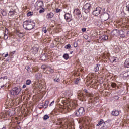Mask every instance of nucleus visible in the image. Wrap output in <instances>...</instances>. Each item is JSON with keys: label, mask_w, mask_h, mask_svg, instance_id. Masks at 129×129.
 <instances>
[{"label": "nucleus", "mask_w": 129, "mask_h": 129, "mask_svg": "<svg viewBox=\"0 0 129 129\" xmlns=\"http://www.w3.org/2000/svg\"><path fill=\"white\" fill-rule=\"evenodd\" d=\"M83 91L85 92V94H84L81 91H78L77 93L78 98H79L80 100H82V101H84V100L86 99L87 96H88V97H91L92 96H93L92 94L89 93L86 89H84Z\"/></svg>", "instance_id": "f257e3e1"}, {"label": "nucleus", "mask_w": 129, "mask_h": 129, "mask_svg": "<svg viewBox=\"0 0 129 129\" xmlns=\"http://www.w3.org/2000/svg\"><path fill=\"white\" fill-rule=\"evenodd\" d=\"M23 27L25 30L30 31L35 28V23L30 20H26L23 23Z\"/></svg>", "instance_id": "f03ea898"}, {"label": "nucleus", "mask_w": 129, "mask_h": 129, "mask_svg": "<svg viewBox=\"0 0 129 129\" xmlns=\"http://www.w3.org/2000/svg\"><path fill=\"white\" fill-rule=\"evenodd\" d=\"M76 107H77V104L76 103V101H74L70 103L69 106H64L63 109L67 110V111H70L71 109H75Z\"/></svg>", "instance_id": "7ed1b4c3"}, {"label": "nucleus", "mask_w": 129, "mask_h": 129, "mask_svg": "<svg viewBox=\"0 0 129 129\" xmlns=\"http://www.w3.org/2000/svg\"><path fill=\"white\" fill-rule=\"evenodd\" d=\"M15 114V111L14 110H9L6 113H2L0 116L4 118L6 117H9V116H13Z\"/></svg>", "instance_id": "20e7f679"}, {"label": "nucleus", "mask_w": 129, "mask_h": 129, "mask_svg": "<svg viewBox=\"0 0 129 129\" xmlns=\"http://www.w3.org/2000/svg\"><path fill=\"white\" fill-rule=\"evenodd\" d=\"M85 114V110L83 107L80 108L75 113V115L78 117H80V116H82V115H84Z\"/></svg>", "instance_id": "39448f33"}, {"label": "nucleus", "mask_w": 129, "mask_h": 129, "mask_svg": "<svg viewBox=\"0 0 129 129\" xmlns=\"http://www.w3.org/2000/svg\"><path fill=\"white\" fill-rule=\"evenodd\" d=\"M21 92V88L18 87H15L12 89L10 91L12 95H18Z\"/></svg>", "instance_id": "423d86ee"}, {"label": "nucleus", "mask_w": 129, "mask_h": 129, "mask_svg": "<svg viewBox=\"0 0 129 129\" xmlns=\"http://www.w3.org/2000/svg\"><path fill=\"white\" fill-rule=\"evenodd\" d=\"M43 5V1H38L35 4V8L36 10H40V9H42Z\"/></svg>", "instance_id": "0eeeda50"}, {"label": "nucleus", "mask_w": 129, "mask_h": 129, "mask_svg": "<svg viewBox=\"0 0 129 129\" xmlns=\"http://www.w3.org/2000/svg\"><path fill=\"white\" fill-rule=\"evenodd\" d=\"M100 12H101V8L99 7H97L93 12V15L94 16H98L100 14Z\"/></svg>", "instance_id": "6e6552de"}, {"label": "nucleus", "mask_w": 129, "mask_h": 129, "mask_svg": "<svg viewBox=\"0 0 129 129\" xmlns=\"http://www.w3.org/2000/svg\"><path fill=\"white\" fill-rule=\"evenodd\" d=\"M110 125H111V124H110V122L109 121H107L104 122L103 126H101V128H103V129H106V128H108V127H110Z\"/></svg>", "instance_id": "1a4fd4ad"}, {"label": "nucleus", "mask_w": 129, "mask_h": 129, "mask_svg": "<svg viewBox=\"0 0 129 129\" xmlns=\"http://www.w3.org/2000/svg\"><path fill=\"white\" fill-rule=\"evenodd\" d=\"M38 50H39V48H38V45H36L34 46L31 49V52L32 54H33V55H36V54L38 53Z\"/></svg>", "instance_id": "9d476101"}, {"label": "nucleus", "mask_w": 129, "mask_h": 129, "mask_svg": "<svg viewBox=\"0 0 129 129\" xmlns=\"http://www.w3.org/2000/svg\"><path fill=\"white\" fill-rule=\"evenodd\" d=\"M102 18L103 21H107L109 19V14L108 13H104L102 15Z\"/></svg>", "instance_id": "9b49d317"}, {"label": "nucleus", "mask_w": 129, "mask_h": 129, "mask_svg": "<svg viewBox=\"0 0 129 129\" xmlns=\"http://www.w3.org/2000/svg\"><path fill=\"white\" fill-rule=\"evenodd\" d=\"M64 19L66 22H69L71 21L72 19L71 18V15L70 14L66 13L64 15Z\"/></svg>", "instance_id": "f8f14e48"}, {"label": "nucleus", "mask_w": 129, "mask_h": 129, "mask_svg": "<svg viewBox=\"0 0 129 129\" xmlns=\"http://www.w3.org/2000/svg\"><path fill=\"white\" fill-rule=\"evenodd\" d=\"M74 13L75 14L77 15L79 18H81V17H82V15H81V12L80 11V9H76L74 10Z\"/></svg>", "instance_id": "ddd939ff"}, {"label": "nucleus", "mask_w": 129, "mask_h": 129, "mask_svg": "<svg viewBox=\"0 0 129 129\" xmlns=\"http://www.w3.org/2000/svg\"><path fill=\"white\" fill-rule=\"evenodd\" d=\"M8 16L15 18V16H16V11L14 10H11L8 13Z\"/></svg>", "instance_id": "4468645a"}, {"label": "nucleus", "mask_w": 129, "mask_h": 129, "mask_svg": "<svg viewBox=\"0 0 129 129\" xmlns=\"http://www.w3.org/2000/svg\"><path fill=\"white\" fill-rule=\"evenodd\" d=\"M112 115L113 116H118L119 115V111L117 110H114L111 113Z\"/></svg>", "instance_id": "2eb2a0df"}, {"label": "nucleus", "mask_w": 129, "mask_h": 129, "mask_svg": "<svg viewBox=\"0 0 129 129\" xmlns=\"http://www.w3.org/2000/svg\"><path fill=\"white\" fill-rule=\"evenodd\" d=\"M104 122V121H103V120L101 119L100 121H98V124H97V126H99V127H101V126H103Z\"/></svg>", "instance_id": "dca6fc26"}, {"label": "nucleus", "mask_w": 129, "mask_h": 129, "mask_svg": "<svg viewBox=\"0 0 129 129\" xmlns=\"http://www.w3.org/2000/svg\"><path fill=\"white\" fill-rule=\"evenodd\" d=\"M53 17H54V13L52 12L48 13L46 15V18L47 19H51V18H53Z\"/></svg>", "instance_id": "f3484780"}, {"label": "nucleus", "mask_w": 129, "mask_h": 129, "mask_svg": "<svg viewBox=\"0 0 129 129\" xmlns=\"http://www.w3.org/2000/svg\"><path fill=\"white\" fill-rule=\"evenodd\" d=\"M16 34L19 38H23L25 36V33L23 32H17Z\"/></svg>", "instance_id": "a211bd4d"}, {"label": "nucleus", "mask_w": 129, "mask_h": 129, "mask_svg": "<svg viewBox=\"0 0 129 129\" xmlns=\"http://www.w3.org/2000/svg\"><path fill=\"white\" fill-rule=\"evenodd\" d=\"M118 33L120 35L121 38H124L125 37V35H124V32H123V31H118Z\"/></svg>", "instance_id": "6ab92c4d"}, {"label": "nucleus", "mask_w": 129, "mask_h": 129, "mask_svg": "<svg viewBox=\"0 0 129 129\" xmlns=\"http://www.w3.org/2000/svg\"><path fill=\"white\" fill-rule=\"evenodd\" d=\"M35 78L36 79H41L42 78V74L40 73H38L37 74H35Z\"/></svg>", "instance_id": "aec40b11"}, {"label": "nucleus", "mask_w": 129, "mask_h": 129, "mask_svg": "<svg viewBox=\"0 0 129 129\" xmlns=\"http://www.w3.org/2000/svg\"><path fill=\"white\" fill-rule=\"evenodd\" d=\"M90 7H91L90 3H88L84 5L83 9H90Z\"/></svg>", "instance_id": "412c9836"}, {"label": "nucleus", "mask_w": 129, "mask_h": 129, "mask_svg": "<svg viewBox=\"0 0 129 129\" xmlns=\"http://www.w3.org/2000/svg\"><path fill=\"white\" fill-rule=\"evenodd\" d=\"M40 59L42 61H46V60L47 59V57L46 56V54H42L41 55Z\"/></svg>", "instance_id": "4be33fe9"}, {"label": "nucleus", "mask_w": 129, "mask_h": 129, "mask_svg": "<svg viewBox=\"0 0 129 129\" xmlns=\"http://www.w3.org/2000/svg\"><path fill=\"white\" fill-rule=\"evenodd\" d=\"M100 66V64H97L96 67L94 69V71L95 72H97L99 70V67Z\"/></svg>", "instance_id": "5701e85b"}, {"label": "nucleus", "mask_w": 129, "mask_h": 129, "mask_svg": "<svg viewBox=\"0 0 129 129\" xmlns=\"http://www.w3.org/2000/svg\"><path fill=\"white\" fill-rule=\"evenodd\" d=\"M124 66L125 67H126L127 68H129V58L127 59L124 63Z\"/></svg>", "instance_id": "b1692460"}, {"label": "nucleus", "mask_w": 129, "mask_h": 129, "mask_svg": "<svg viewBox=\"0 0 129 129\" xmlns=\"http://www.w3.org/2000/svg\"><path fill=\"white\" fill-rule=\"evenodd\" d=\"M8 31H5V33H4V40H7L9 36H8Z\"/></svg>", "instance_id": "393cba45"}, {"label": "nucleus", "mask_w": 129, "mask_h": 129, "mask_svg": "<svg viewBox=\"0 0 129 129\" xmlns=\"http://www.w3.org/2000/svg\"><path fill=\"white\" fill-rule=\"evenodd\" d=\"M116 58H114V57H111L110 58V61L111 62V63H114V62H116Z\"/></svg>", "instance_id": "a878e982"}, {"label": "nucleus", "mask_w": 129, "mask_h": 129, "mask_svg": "<svg viewBox=\"0 0 129 129\" xmlns=\"http://www.w3.org/2000/svg\"><path fill=\"white\" fill-rule=\"evenodd\" d=\"M102 38L104 41L108 40V36L107 35H103L102 36Z\"/></svg>", "instance_id": "bb28decb"}, {"label": "nucleus", "mask_w": 129, "mask_h": 129, "mask_svg": "<svg viewBox=\"0 0 129 129\" xmlns=\"http://www.w3.org/2000/svg\"><path fill=\"white\" fill-rule=\"evenodd\" d=\"M47 70L49 71L50 73H54V70L52 69L50 67H48Z\"/></svg>", "instance_id": "cd10ccee"}, {"label": "nucleus", "mask_w": 129, "mask_h": 129, "mask_svg": "<svg viewBox=\"0 0 129 129\" xmlns=\"http://www.w3.org/2000/svg\"><path fill=\"white\" fill-rule=\"evenodd\" d=\"M48 66L45 64H43L41 66V69H43V70H46V69H48Z\"/></svg>", "instance_id": "c85d7f7f"}, {"label": "nucleus", "mask_w": 129, "mask_h": 129, "mask_svg": "<svg viewBox=\"0 0 129 129\" xmlns=\"http://www.w3.org/2000/svg\"><path fill=\"white\" fill-rule=\"evenodd\" d=\"M104 42L103 40V39L102 38V36H101L99 37V38L98 39V43H102Z\"/></svg>", "instance_id": "c756f323"}, {"label": "nucleus", "mask_w": 129, "mask_h": 129, "mask_svg": "<svg viewBox=\"0 0 129 129\" xmlns=\"http://www.w3.org/2000/svg\"><path fill=\"white\" fill-rule=\"evenodd\" d=\"M33 72H37V71H39V68L37 67H34L32 68Z\"/></svg>", "instance_id": "7c9ffc66"}, {"label": "nucleus", "mask_w": 129, "mask_h": 129, "mask_svg": "<svg viewBox=\"0 0 129 129\" xmlns=\"http://www.w3.org/2000/svg\"><path fill=\"white\" fill-rule=\"evenodd\" d=\"M48 105H49V101H45L44 105V108H47L48 107Z\"/></svg>", "instance_id": "2f4dec72"}, {"label": "nucleus", "mask_w": 129, "mask_h": 129, "mask_svg": "<svg viewBox=\"0 0 129 129\" xmlns=\"http://www.w3.org/2000/svg\"><path fill=\"white\" fill-rule=\"evenodd\" d=\"M34 15V12L29 11L28 13L27 14V17H30V16H33Z\"/></svg>", "instance_id": "473e14b6"}, {"label": "nucleus", "mask_w": 129, "mask_h": 129, "mask_svg": "<svg viewBox=\"0 0 129 129\" xmlns=\"http://www.w3.org/2000/svg\"><path fill=\"white\" fill-rule=\"evenodd\" d=\"M63 57L66 60H68V59L69 58V55H68V54H64Z\"/></svg>", "instance_id": "72a5a7b5"}, {"label": "nucleus", "mask_w": 129, "mask_h": 129, "mask_svg": "<svg viewBox=\"0 0 129 129\" xmlns=\"http://www.w3.org/2000/svg\"><path fill=\"white\" fill-rule=\"evenodd\" d=\"M49 117L48 115H45L43 117V120H47V119H49Z\"/></svg>", "instance_id": "f704fd0d"}, {"label": "nucleus", "mask_w": 129, "mask_h": 129, "mask_svg": "<svg viewBox=\"0 0 129 129\" xmlns=\"http://www.w3.org/2000/svg\"><path fill=\"white\" fill-rule=\"evenodd\" d=\"M31 83H32V81H31V80H26V84L27 85H30V84H31Z\"/></svg>", "instance_id": "c9c22d12"}, {"label": "nucleus", "mask_w": 129, "mask_h": 129, "mask_svg": "<svg viewBox=\"0 0 129 129\" xmlns=\"http://www.w3.org/2000/svg\"><path fill=\"white\" fill-rule=\"evenodd\" d=\"M42 32H43V33H44V34H46V33H47V27H44L42 28Z\"/></svg>", "instance_id": "e433bc0d"}, {"label": "nucleus", "mask_w": 129, "mask_h": 129, "mask_svg": "<svg viewBox=\"0 0 129 129\" xmlns=\"http://www.w3.org/2000/svg\"><path fill=\"white\" fill-rule=\"evenodd\" d=\"M124 77H128L129 76L128 72H126L123 74Z\"/></svg>", "instance_id": "4c0bfd02"}, {"label": "nucleus", "mask_w": 129, "mask_h": 129, "mask_svg": "<svg viewBox=\"0 0 129 129\" xmlns=\"http://www.w3.org/2000/svg\"><path fill=\"white\" fill-rule=\"evenodd\" d=\"M44 12H45V9L42 7L40 8V10H39L40 14H42V13H44Z\"/></svg>", "instance_id": "58836bf2"}, {"label": "nucleus", "mask_w": 129, "mask_h": 129, "mask_svg": "<svg viewBox=\"0 0 129 129\" xmlns=\"http://www.w3.org/2000/svg\"><path fill=\"white\" fill-rule=\"evenodd\" d=\"M1 14L3 16H6L7 15V12H6V11H5V10H3L2 11Z\"/></svg>", "instance_id": "ea45409f"}, {"label": "nucleus", "mask_w": 129, "mask_h": 129, "mask_svg": "<svg viewBox=\"0 0 129 129\" xmlns=\"http://www.w3.org/2000/svg\"><path fill=\"white\" fill-rule=\"evenodd\" d=\"M66 49H69L71 48V45H70V44H68L67 45L65 46V47H64Z\"/></svg>", "instance_id": "a19ab883"}, {"label": "nucleus", "mask_w": 129, "mask_h": 129, "mask_svg": "<svg viewBox=\"0 0 129 129\" xmlns=\"http://www.w3.org/2000/svg\"><path fill=\"white\" fill-rule=\"evenodd\" d=\"M84 12L86 14H88V13H89V11L90 10V9H84Z\"/></svg>", "instance_id": "79ce46f5"}, {"label": "nucleus", "mask_w": 129, "mask_h": 129, "mask_svg": "<svg viewBox=\"0 0 129 129\" xmlns=\"http://www.w3.org/2000/svg\"><path fill=\"white\" fill-rule=\"evenodd\" d=\"M111 86L113 87V88H115V87H116V84L115 83H112Z\"/></svg>", "instance_id": "37998d69"}, {"label": "nucleus", "mask_w": 129, "mask_h": 129, "mask_svg": "<svg viewBox=\"0 0 129 129\" xmlns=\"http://www.w3.org/2000/svg\"><path fill=\"white\" fill-rule=\"evenodd\" d=\"M116 34H117V29H115V30H113V35L115 36V35H116Z\"/></svg>", "instance_id": "c03bdc74"}, {"label": "nucleus", "mask_w": 129, "mask_h": 129, "mask_svg": "<svg viewBox=\"0 0 129 129\" xmlns=\"http://www.w3.org/2000/svg\"><path fill=\"white\" fill-rule=\"evenodd\" d=\"M77 46H78V43H77V42L74 43V46L75 48H77Z\"/></svg>", "instance_id": "a18cd8bd"}, {"label": "nucleus", "mask_w": 129, "mask_h": 129, "mask_svg": "<svg viewBox=\"0 0 129 129\" xmlns=\"http://www.w3.org/2000/svg\"><path fill=\"white\" fill-rule=\"evenodd\" d=\"M54 81H55V82H60V79L59 78L54 79Z\"/></svg>", "instance_id": "49530a36"}, {"label": "nucleus", "mask_w": 129, "mask_h": 129, "mask_svg": "<svg viewBox=\"0 0 129 129\" xmlns=\"http://www.w3.org/2000/svg\"><path fill=\"white\" fill-rule=\"evenodd\" d=\"M61 11H62V10H61L60 9H56L55 13H60V12H61Z\"/></svg>", "instance_id": "de8ad7c7"}, {"label": "nucleus", "mask_w": 129, "mask_h": 129, "mask_svg": "<svg viewBox=\"0 0 129 129\" xmlns=\"http://www.w3.org/2000/svg\"><path fill=\"white\" fill-rule=\"evenodd\" d=\"M4 86H5L4 84H3V83H2V82H0V89L3 88V87H4Z\"/></svg>", "instance_id": "09e8293b"}, {"label": "nucleus", "mask_w": 129, "mask_h": 129, "mask_svg": "<svg viewBox=\"0 0 129 129\" xmlns=\"http://www.w3.org/2000/svg\"><path fill=\"white\" fill-rule=\"evenodd\" d=\"M93 105V104H92V103H90L89 104L88 107H89V108H91Z\"/></svg>", "instance_id": "8fccbe9b"}, {"label": "nucleus", "mask_w": 129, "mask_h": 129, "mask_svg": "<svg viewBox=\"0 0 129 129\" xmlns=\"http://www.w3.org/2000/svg\"><path fill=\"white\" fill-rule=\"evenodd\" d=\"M114 99L115 100H118V99H119V97H118V96H115L114 97Z\"/></svg>", "instance_id": "3c124183"}, {"label": "nucleus", "mask_w": 129, "mask_h": 129, "mask_svg": "<svg viewBox=\"0 0 129 129\" xmlns=\"http://www.w3.org/2000/svg\"><path fill=\"white\" fill-rule=\"evenodd\" d=\"M82 31L84 33V32H86V28H83L82 29Z\"/></svg>", "instance_id": "603ef678"}, {"label": "nucleus", "mask_w": 129, "mask_h": 129, "mask_svg": "<svg viewBox=\"0 0 129 129\" xmlns=\"http://www.w3.org/2000/svg\"><path fill=\"white\" fill-rule=\"evenodd\" d=\"M16 52V51H13L12 52H11L10 53V56H12L13 55H14V54H15V53Z\"/></svg>", "instance_id": "864d4df0"}, {"label": "nucleus", "mask_w": 129, "mask_h": 129, "mask_svg": "<svg viewBox=\"0 0 129 129\" xmlns=\"http://www.w3.org/2000/svg\"><path fill=\"white\" fill-rule=\"evenodd\" d=\"M31 67L30 66H26L25 67V69H26V70H28V69H30V68Z\"/></svg>", "instance_id": "5fc2aeb1"}, {"label": "nucleus", "mask_w": 129, "mask_h": 129, "mask_svg": "<svg viewBox=\"0 0 129 129\" xmlns=\"http://www.w3.org/2000/svg\"><path fill=\"white\" fill-rule=\"evenodd\" d=\"M77 81H79V80L77 79L76 81H75V83L76 84H77V83H78L77 82Z\"/></svg>", "instance_id": "6e6d98bb"}, {"label": "nucleus", "mask_w": 129, "mask_h": 129, "mask_svg": "<svg viewBox=\"0 0 129 129\" xmlns=\"http://www.w3.org/2000/svg\"><path fill=\"white\" fill-rule=\"evenodd\" d=\"M8 56H9V54L7 53L5 54L4 57H5V58H7V57H8Z\"/></svg>", "instance_id": "4d7b16f0"}, {"label": "nucleus", "mask_w": 129, "mask_h": 129, "mask_svg": "<svg viewBox=\"0 0 129 129\" xmlns=\"http://www.w3.org/2000/svg\"><path fill=\"white\" fill-rule=\"evenodd\" d=\"M27 71H28V73H30V72H31V69L30 68L28 69V70H27Z\"/></svg>", "instance_id": "13d9d810"}, {"label": "nucleus", "mask_w": 129, "mask_h": 129, "mask_svg": "<svg viewBox=\"0 0 129 129\" xmlns=\"http://www.w3.org/2000/svg\"><path fill=\"white\" fill-rule=\"evenodd\" d=\"M22 87L23 88H26V87H27V86L26 85H23Z\"/></svg>", "instance_id": "bf43d9fd"}, {"label": "nucleus", "mask_w": 129, "mask_h": 129, "mask_svg": "<svg viewBox=\"0 0 129 129\" xmlns=\"http://www.w3.org/2000/svg\"><path fill=\"white\" fill-rule=\"evenodd\" d=\"M53 103H55V101H52L51 102V104H53Z\"/></svg>", "instance_id": "052dcab7"}, {"label": "nucleus", "mask_w": 129, "mask_h": 129, "mask_svg": "<svg viewBox=\"0 0 129 129\" xmlns=\"http://www.w3.org/2000/svg\"><path fill=\"white\" fill-rule=\"evenodd\" d=\"M53 103H55V101H52L51 102V104H53Z\"/></svg>", "instance_id": "680f3d73"}, {"label": "nucleus", "mask_w": 129, "mask_h": 129, "mask_svg": "<svg viewBox=\"0 0 129 129\" xmlns=\"http://www.w3.org/2000/svg\"><path fill=\"white\" fill-rule=\"evenodd\" d=\"M49 106H52V104H51V103L49 105Z\"/></svg>", "instance_id": "e2e57ef3"}, {"label": "nucleus", "mask_w": 129, "mask_h": 129, "mask_svg": "<svg viewBox=\"0 0 129 129\" xmlns=\"http://www.w3.org/2000/svg\"><path fill=\"white\" fill-rule=\"evenodd\" d=\"M127 119H129V115L127 116Z\"/></svg>", "instance_id": "0e129e2a"}, {"label": "nucleus", "mask_w": 129, "mask_h": 129, "mask_svg": "<svg viewBox=\"0 0 129 129\" xmlns=\"http://www.w3.org/2000/svg\"><path fill=\"white\" fill-rule=\"evenodd\" d=\"M127 34H129V31L127 32Z\"/></svg>", "instance_id": "69168bd1"}, {"label": "nucleus", "mask_w": 129, "mask_h": 129, "mask_svg": "<svg viewBox=\"0 0 129 129\" xmlns=\"http://www.w3.org/2000/svg\"><path fill=\"white\" fill-rule=\"evenodd\" d=\"M127 108L128 109H129V106H127Z\"/></svg>", "instance_id": "338daca9"}]
</instances>
